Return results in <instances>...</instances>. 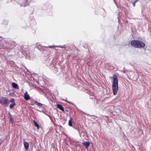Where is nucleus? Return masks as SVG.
I'll use <instances>...</instances> for the list:
<instances>
[{
  "mask_svg": "<svg viewBox=\"0 0 151 151\" xmlns=\"http://www.w3.org/2000/svg\"><path fill=\"white\" fill-rule=\"evenodd\" d=\"M111 78L113 79L112 83V89L113 93L116 95L117 93L118 90V80L117 76L114 75Z\"/></svg>",
  "mask_w": 151,
  "mask_h": 151,
  "instance_id": "obj_1",
  "label": "nucleus"
},
{
  "mask_svg": "<svg viewBox=\"0 0 151 151\" xmlns=\"http://www.w3.org/2000/svg\"><path fill=\"white\" fill-rule=\"evenodd\" d=\"M132 46L135 47H142L145 46V44L143 42L137 40H133L131 42Z\"/></svg>",
  "mask_w": 151,
  "mask_h": 151,
  "instance_id": "obj_2",
  "label": "nucleus"
},
{
  "mask_svg": "<svg viewBox=\"0 0 151 151\" xmlns=\"http://www.w3.org/2000/svg\"><path fill=\"white\" fill-rule=\"evenodd\" d=\"M9 101L7 98L6 97H1L0 98V103L4 105L5 106H7Z\"/></svg>",
  "mask_w": 151,
  "mask_h": 151,
  "instance_id": "obj_3",
  "label": "nucleus"
},
{
  "mask_svg": "<svg viewBox=\"0 0 151 151\" xmlns=\"http://www.w3.org/2000/svg\"><path fill=\"white\" fill-rule=\"evenodd\" d=\"M19 3L21 6L25 7L29 5V2L28 0H21Z\"/></svg>",
  "mask_w": 151,
  "mask_h": 151,
  "instance_id": "obj_4",
  "label": "nucleus"
},
{
  "mask_svg": "<svg viewBox=\"0 0 151 151\" xmlns=\"http://www.w3.org/2000/svg\"><path fill=\"white\" fill-rule=\"evenodd\" d=\"M82 144L87 149L90 145V143L89 142H85L83 143Z\"/></svg>",
  "mask_w": 151,
  "mask_h": 151,
  "instance_id": "obj_5",
  "label": "nucleus"
},
{
  "mask_svg": "<svg viewBox=\"0 0 151 151\" xmlns=\"http://www.w3.org/2000/svg\"><path fill=\"white\" fill-rule=\"evenodd\" d=\"M24 99L27 100H29L30 99V96L28 94L27 92H26L24 95Z\"/></svg>",
  "mask_w": 151,
  "mask_h": 151,
  "instance_id": "obj_6",
  "label": "nucleus"
},
{
  "mask_svg": "<svg viewBox=\"0 0 151 151\" xmlns=\"http://www.w3.org/2000/svg\"><path fill=\"white\" fill-rule=\"evenodd\" d=\"M24 147L25 148L27 149H28L29 147V143L26 142H24Z\"/></svg>",
  "mask_w": 151,
  "mask_h": 151,
  "instance_id": "obj_7",
  "label": "nucleus"
},
{
  "mask_svg": "<svg viewBox=\"0 0 151 151\" xmlns=\"http://www.w3.org/2000/svg\"><path fill=\"white\" fill-rule=\"evenodd\" d=\"M12 86L14 88H16L17 89H19V88L18 85L15 83H12Z\"/></svg>",
  "mask_w": 151,
  "mask_h": 151,
  "instance_id": "obj_8",
  "label": "nucleus"
},
{
  "mask_svg": "<svg viewBox=\"0 0 151 151\" xmlns=\"http://www.w3.org/2000/svg\"><path fill=\"white\" fill-rule=\"evenodd\" d=\"M57 107L60 109L62 111H64V108L60 104H58L57 105Z\"/></svg>",
  "mask_w": 151,
  "mask_h": 151,
  "instance_id": "obj_9",
  "label": "nucleus"
},
{
  "mask_svg": "<svg viewBox=\"0 0 151 151\" xmlns=\"http://www.w3.org/2000/svg\"><path fill=\"white\" fill-rule=\"evenodd\" d=\"M72 119L71 118L70 120H69L68 121V125L71 127L72 126Z\"/></svg>",
  "mask_w": 151,
  "mask_h": 151,
  "instance_id": "obj_10",
  "label": "nucleus"
},
{
  "mask_svg": "<svg viewBox=\"0 0 151 151\" xmlns=\"http://www.w3.org/2000/svg\"><path fill=\"white\" fill-rule=\"evenodd\" d=\"M33 122L35 124V126L37 127L38 129H39V126L38 125V124H37V123L36 122L35 120Z\"/></svg>",
  "mask_w": 151,
  "mask_h": 151,
  "instance_id": "obj_11",
  "label": "nucleus"
},
{
  "mask_svg": "<svg viewBox=\"0 0 151 151\" xmlns=\"http://www.w3.org/2000/svg\"><path fill=\"white\" fill-rule=\"evenodd\" d=\"M15 105V103L14 102L12 104H11L10 105V108H12Z\"/></svg>",
  "mask_w": 151,
  "mask_h": 151,
  "instance_id": "obj_12",
  "label": "nucleus"
},
{
  "mask_svg": "<svg viewBox=\"0 0 151 151\" xmlns=\"http://www.w3.org/2000/svg\"><path fill=\"white\" fill-rule=\"evenodd\" d=\"M35 103H36V104H37V106H41L42 105V104H41V103H40L37 101H35Z\"/></svg>",
  "mask_w": 151,
  "mask_h": 151,
  "instance_id": "obj_13",
  "label": "nucleus"
},
{
  "mask_svg": "<svg viewBox=\"0 0 151 151\" xmlns=\"http://www.w3.org/2000/svg\"><path fill=\"white\" fill-rule=\"evenodd\" d=\"M137 1V0H136L134 2H133V6L134 7L135 6V3H136Z\"/></svg>",
  "mask_w": 151,
  "mask_h": 151,
  "instance_id": "obj_14",
  "label": "nucleus"
},
{
  "mask_svg": "<svg viewBox=\"0 0 151 151\" xmlns=\"http://www.w3.org/2000/svg\"><path fill=\"white\" fill-rule=\"evenodd\" d=\"M14 99H11V100H10V102H13V103L14 102Z\"/></svg>",
  "mask_w": 151,
  "mask_h": 151,
  "instance_id": "obj_15",
  "label": "nucleus"
},
{
  "mask_svg": "<svg viewBox=\"0 0 151 151\" xmlns=\"http://www.w3.org/2000/svg\"><path fill=\"white\" fill-rule=\"evenodd\" d=\"M57 47L56 46H48V47L49 48H52V47Z\"/></svg>",
  "mask_w": 151,
  "mask_h": 151,
  "instance_id": "obj_16",
  "label": "nucleus"
},
{
  "mask_svg": "<svg viewBox=\"0 0 151 151\" xmlns=\"http://www.w3.org/2000/svg\"><path fill=\"white\" fill-rule=\"evenodd\" d=\"M10 120H11V121L12 122V121H13V119L11 117H10Z\"/></svg>",
  "mask_w": 151,
  "mask_h": 151,
  "instance_id": "obj_17",
  "label": "nucleus"
},
{
  "mask_svg": "<svg viewBox=\"0 0 151 151\" xmlns=\"http://www.w3.org/2000/svg\"><path fill=\"white\" fill-rule=\"evenodd\" d=\"M57 47H63L65 48V46H64L63 47L62 46H57Z\"/></svg>",
  "mask_w": 151,
  "mask_h": 151,
  "instance_id": "obj_18",
  "label": "nucleus"
},
{
  "mask_svg": "<svg viewBox=\"0 0 151 151\" xmlns=\"http://www.w3.org/2000/svg\"><path fill=\"white\" fill-rule=\"evenodd\" d=\"M32 19L33 20H35L34 19V17H32Z\"/></svg>",
  "mask_w": 151,
  "mask_h": 151,
  "instance_id": "obj_19",
  "label": "nucleus"
},
{
  "mask_svg": "<svg viewBox=\"0 0 151 151\" xmlns=\"http://www.w3.org/2000/svg\"><path fill=\"white\" fill-rule=\"evenodd\" d=\"M40 151L39 150H38V151Z\"/></svg>",
  "mask_w": 151,
  "mask_h": 151,
  "instance_id": "obj_20",
  "label": "nucleus"
}]
</instances>
